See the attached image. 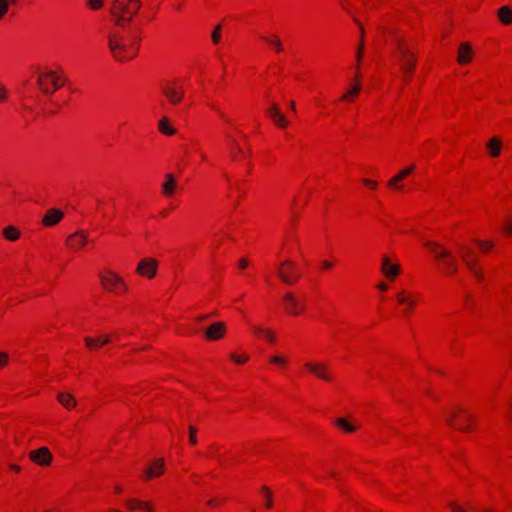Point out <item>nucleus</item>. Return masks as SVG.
Returning <instances> with one entry per match:
<instances>
[{"instance_id":"obj_60","label":"nucleus","mask_w":512,"mask_h":512,"mask_svg":"<svg viewBox=\"0 0 512 512\" xmlns=\"http://www.w3.org/2000/svg\"><path fill=\"white\" fill-rule=\"evenodd\" d=\"M211 108L216 111V112H219V108L216 106V105H211Z\"/></svg>"},{"instance_id":"obj_18","label":"nucleus","mask_w":512,"mask_h":512,"mask_svg":"<svg viewBox=\"0 0 512 512\" xmlns=\"http://www.w3.org/2000/svg\"><path fill=\"white\" fill-rule=\"evenodd\" d=\"M304 367L315 376L325 381H330L331 376L328 372V368L324 363L318 362H306Z\"/></svg>"},{"instance_id":"obj_20","label":"nucleus","mask_w":512,"mask_h":512,"mask_svg":"<svg viewBox=\"0 0 512 512\" xmlns=\"http://www.w3.org/2000/svg\"><path fill=\"white\" fill-rule=\"evenodd\" d=\"M503 141L498 136L491 137L485 144L487 153L492 158H498L501 154Z\"/></svg>"},{"instance_id":"obj_53","label":"nucleus","mask_w":512,"mask_h":512,"mask_svg":"<svg viewBox=\"0 0 512 512\" xmlns=\"http://www.w3.org/2000/svg\"><path fill=\"white\" fill-rule=\"evenodd\" d=\"M378 289L382 290V291H386L388 286L385 284V283H379L377 285Z\"/></svg>"},{"instance_id":"obj_45","label":"nucleus","mask_w":512,"mask_h":512,"mask_svg":"<svg viewBox=\"0 0 512 512\" xmlns=\"http://www.w3.org/2000/svg\"><path fill=\"white\" fill-rule=\"evenodd\" d=\"M9 363V355L5 352H0V369L4 368Z\"/></svg>"},{"instance_id":"obj_26","label":"nucleus","mask_w":512,"mask_h":512,"mask_svg":"<svg viewBox=\"0 0 512 512\" xmlns=\"http://www.w3.org/2000/svg\"><path fill=\"white\" fill-rule=\"evenodd\" d=\"M159 131L166 136H173L176 134V129L171 125L167 117H163L158 122Z\"/></svg>"},{"instance_id":"obj_7","label":"nucleus","mask_w":512,"mask_h":512,"mask_svg":"<svg viewBox=\"0 0 512 512\" xmlns=\"http://www.w3.org/2000/svg\"><path fill=\"white\" fill-rule=\"evenodd\" d=\"M159 261L154 257L142 258L136 265L135 273L142 278L152 280L156 277Z\"/></svg>"},{"instance_id":"obj_21","label":"nucleus","mask_w":512,"mask_h":512,"mask_svg":"<svg viewBox=\"0 0 512 512\" xmlns=\"http://www.w3.org/2000/svg\"><path fill=\"white\" fill-rule=\"evenodd\" d=\"M424 245L438 258L448 259L451 257L450 251L439 242L426 241Z\"/></svg>"},{"instance_id":"obj_23","label":"nucleus","mask_w":512,"mask_h":512,"mask_svg":"<svg viewBox=\"0 0 512 512\" xmlns=\"http://www.w3.org/2000/svg\"><path fill=\"white\" fill-rule=\"evenodd\" d=\"M56 399L60 405L69 411L77 405L76 398L69 392H59Z\"/></svg>"},{"instance_id":"obj_56","label":"nucleus","mask_w":512,"mask_h":512,"mask_svg":"<svg viewBox=\"0 0 512 512\" xmlns=\"http://www.w3.org/2000/svg\"><path fill=\"white\" fill-rule=\"evenodd\" d=\"M210 317V315H201V316H198L196 319L198 321H203V320H206Z\"/></svg>"},{"instance_id":"obj_52","label":"nucleus","mask_w":512,"mask_h":512,"mask_svg":"<svg viewBox=\"0 0 512 512\" xmlns=\"http://www.w3.org/2000/svg\"><path fill=\"white\" fill-rule=\"evenodd\" d=\"M472 272H473V274L475 275V277H476L478 280H481V279H482L483 274H482V272H481L480 270H478V269H476V268H475V269H473V270H472Z\"/></svg>"},{"instance_id":"obj_29","label":"nucleus","mask_w":512,"mask_h":512,"mask_svg":"<svg viewBox=\"0 0 512 512\" xmlns=\"http://www.w3.org/2000/svg\"><path fill=\"white\" fill-rule=\"evenodd\" d=\"M335 424L346 433H354L357 430L355 425L343 417L337 418Z\"/></svg>"},{"instance_id":"obj_54","label":"nucleus","mask_w":512,"mask_h":512,"mask_svg":"<svg viewBox=\"0 0 512 512\" xmlns=\"http://www.w3.org/2000/svg\"><path fill=\"white\" fill-rule=\"evenodd\" d=\"M150 348H151V346H150V345H146V346H144V347H141V348L136 349L135 351H136V352H140V351H147V350H149Z\"/></svg>"},{"instance_id":"obj_2","label":"nucleus","mask_w":512,"mask_h":512,"mask_svg":"<svg viewBox=\"0 0 512 512\" xmlns=\"http://www.w3.org/2000/svg\"><path fill=\"white\" fill-rule=\"evenodd\" d=\"M100 289L114 297H126L130 294V286L125 278L111 267H103L97 273Z\"/></svg>"},{"instance_id":"obj_34","label":"nucleus","mask_w":512,"mask_h":512,"mask_svg":"<svg viewBox=\"0 0 512 512\" xmlns=\"http://www.w3.org/2000/svg\"><path fill=\"white\" fill-rule=\"evenodd\" d=\"M211 40L214 45H218L222 41V25L218 24L214 27L211 33Z\"/></svg>"},{"instance_id":"obj_40","label":"nucleus","mask_w":512,"mask_h":512,"mask_svg":"<svg viewBox=\"0 0 512 512\" xmlns=\"http://www.w3.org/2000/svg\"><path fill=\"white\" fill-rule=\"evenodd\" d=\"M269 362L271 364H277V365H281L282 367H284L286 364V359H285V357L271 356L269 358Z\"/></svg>"},{"instance_id":"obj_59","label":"nucleus","mask_w":512,"mask_h":512,"mask_svg":"<svg viewBox=\"0 0 512 512\" xmlns=\"http://www.w3.org/2000/svg\"><path fill=\"white\" fill-rule=\"evenodd\" d=\"M455 417H456V414H455V413H453V414L451 415V420H450V424H451V425H453V420H454V418H455Z\"/></svg>"},{"instance_id":"obj_5","label":"nucleus","mask_w":512,"mask_h":512,"mask_svg":"<svg viewBox=\"0 0 512 512\" xmlns=\"http://www.w3.org/2000/svg\"><path fill=\"white\" fill-rule=\"evenodd\" d=\"M161 93L169 104L178 106L182 103L185 96V89L179 81H167L161 86Z\"/></svg>"},{"instance_id":"obj_25","label":"nucleus","mask_w":512,"mask_h":512,"mask_svg":"<svg viewBox=\"0 0 512 512\" xmlns=\"http://www.w3.org/2000/svg\"><path fill=\"white\" fill-rule=\"evenodd\" d=\"M3 237L8 241H17L21 237V231L14 225L4 227L2 231Z\"/></svg>"},{"instance_id":"obj_50","label":"nucleus","mask_w":512,"mask_h":512,"mask_svg":"<svg viewBox=\"0 0 512 512\" xmlns=\"http://www.w3.org/2000/svg\"><path fill=\"white\" fill-rule=\"evenodd\" d=\"M113 492H114V494H116V495H121V494H123V492H124V488H123L122 486H120V485H115V486L113 487Z\"/></svg>"},{"instance_id":"obj_36","label":"nucleus","mask_w":512,"mask_h":512,"mask_svg":"<svg viewBox=\"0 0 512 512\" xmlns=\"http://www.w3.org/2000/svg\"><path fill=\"white\" fill-rule=\"evenodd\" d=\"M189 443L193 446H196L198 444V438L197 433L198 430L195 426H189Z\"/></svg>"},{"instance_id":"obj_48","label":"nucleus","mask_w":512,"mask_h":512,"mask_svg":"<svg viewBox=\"0 0 512 512\" xmlns=\"http://www.w3.org/2000/svg\"><path fill=\"white\" fill-rule=\"evenodd\" d=\"M363 183L371 189H375L377 187V182L371 179H364Z\"/></svg>"},{"instance_id":"obj_9","label":"nucleus","mask_w":512,"mask_h":512,"mask_svg":"<svg viewBox=\"0 0 512 512\" xmlns=\"http://www.w3.org/2000/svg\"><path fill=\"white\" fill-rule=\"evenodd\" d=\"M227 334V325L223 321L211 323L204 331V339L207 342H216L225 338Z\"/></svg>"},{"instance_id":"obj_17","label":"nucleus","mask_w":512,"mask_h":512,"mask_svg":"<svg viewBox=\"0 0 512 512\" xmlns=\"http://www.w3.org/2000/svg\"><path fill=\"white\" fill-rule=\"evenodd\" d=\"M64 218V212L59 208L48 209L42 217L41 224L44 227H53Z\"/></svg>"},{"instance_id":"obj_24","label":"nucleus","mask_w":512,"mask_h":512,"mask_svg":"<svg viewBox=\"0 0 512 512\" xmlns=\"http://www.w3.org/2000/svg\"><path fill=\"white\" fill-rule=\"evenodd\" d=\"M497 17H498V20L503 25L512 24V8L510 6H501L497 10Z\"/></svg>"},{"instance_id":"obj_27","label":"nucleus","mask_w":512,"mask_h":512,"mask_svg":"<svg viewBox=\"0 0 512 512\" xmlns=\"http://www.w3.org/2000/svg\"><path fill=\"white\" fill-rule=\"evenodd\" d=\"M260 494L265 500L266 509L270 510L274 506L273 492L270 487L263 485L260 489Z\"/></svg>"},{"instance_id":"obj_41","label":"nucleus","mask_w":512,"mask_h":512,"mask_svg":"<svg viewBox=\"0 0 512 512\" xmlns=\"http://www.w3.org/2000/svg\"><path fill=\"white\" fill-rule=\"evenodd\" d=\"M9 10V3L7 0H0V19H2Z\"/></svg>"},{"instance_id":"obj_32","label":"nucleus","mask_w":512,"mask_h":512,"mask_svg":"<svg viewBox=\"0 0 512 512\" xmlns=\"http://www.w3.org/2000/svg\"><path fill=\"white\" fill-rule=\"evenodd\" d=\"M229 358L237 365H244L249 361V356L246 353H230Z\"/></svg>"},{"instance_id":"obj_55","label":"nucleus","mask_w":512,"mask_h":512,"mask_svg":"<svg viewBox=\"0 0 512 512\" xmlns=\"http://www.w3.org/2000/svg\"><path fill=\"white\" fill-rule=\"evenodd\" d=\"M323 267H324L325 269H331V267H332V263H331V262H328V261H324V262H323Z\"/></svg>"},{"instance_id":"obj_19","label":"nucleus","mask_w":512,"mask_h":512,"mask_svg":"<svg viewBox=\"0 0 512 512\" xmlns=\"http://www.w3.org/2000/svg\"><path fill=\"white\" fill-rule=\"evenodd\" d=\"M177 190V181L173 174H166L165 180L161 186V193L166 198H171Z\"/></svg>"},{"instance_id":"obj_39","label":"nucleus","mask_w":512,"mask_h":512,"mask_svg":"<svg viewBox=\"0 0 512 512\" xmlns=\"http://www.w3.org/2000/svg\"><path fill=\"white\" fill-rule=\"evenodd\" d=\"M103 0H88V6L92 10H99L103 7Z\"/></svg>"},{"instance_id":"obj_38","label":"nucleus","mask_w":512,"mask_h":512,"mask_svg":"<svg viewBox=\"0 0 512 512\" xmlns=\"http://www.w3.org/2000/svg\"><path fill=\"white\" fill-rule=\"evenodd\" d=\"M476 244L484 252L490 251L493 248V246H494V243L492 241H489V240H476Z\"/></svg>"},{"instance_id":"obj_51","label":"nucleus","mask_w":512,"mask_h":512,"mask_svg":"<svg viewBox=\"0 0 512 512\" xmlns=\"http://www.w3.org/2000/svg\"><path fill=\"white\" fill-rule=\"evenodd\" d=\"M363 49V42L361 41L357 51V61L360 62Z\"/></svg>"},{"instance_id":"obj_44","label":"nucleus","mask_w":512,"mask_h":512,"mask_svg":"<svg viewBox=\"0 0 512 512\" xmlns=\"http://www.w3.org/2000/svg\"><path fill=\"white\" fill-rule=\"evenodd\" d=\"M249 264H250V260L246 257H242L238 260L237 266H238V269L245 270L246 268H248Z\"/></svg>"},{"instance_id":"obj_11","label":"nucleus","mask_w":512,"mask_h":512,"mask_svg":"<svg viewBox=\"0 0 512 512\" xmlns=\"http://www.w3.org/2000/svg\"><path fill=\"white\" fill-rule=\"evenodd\" d=\"M88 244V234L84 230H77L66 238L65 245L68 249L79 252Z\"/></svg>"},{"instance_id":"obj_31","label":"nucleus","mask_w":512,"mask_h":512,"mask_svg":"<svg viewBox=\"0 0 512 512\" xmlns=\"http://www.w3.org/2000/svg\"><path fill=\"white\" fill-rule=\"evenodd\" d=\"M287 273H288L287 261L283 260L279 263V265L277 267V276L284 283H288V274Z\"/></svg>"},{"instance_id":"obj_1","label":"nucleus","mask_w":512,"mask_h":512,"mask_svg":"<svg viewBox=\"0 0 512 512\" xmlns=\"http://www.w3.org/2000/svg\"><path fill=\"white\" fill-rule=\"evenodd\" d=\"M105 45L114 61L126 63L137 57L140 43L137 39L128 41L122 31L112 28L106 33Z\"/></svg>"},{"instance_id":"obj_13","label":"nucleus","mask_w":512,"mask_h":512,"mask_svg":"<svg viewBox=\"0 0 512 512\" xmlns=\"http://www.w3.org/2000/svg\"><path fill=\"white\" fill-rule=\"evenodd\" d=\"M28 457L34 464L42 467L50 466L53 460L52 453L45 446L31 450Z\"/></svg>"},{"instance_id":"obj_61","label":"nucleus","mask_w":512,"mask_h":512,"mask_svg":"<svg viewBox=\"0 0 512 512\" xmlns=\"http://www.w3.org/2000/svg\"><path fill=\"white\" fill-rule=\"evenodd\" d=\"M16 0H7L8 3H14Z\"/></svg>"},{"instance_id":"obj_42","label":"nucleus","mask_w":512,"mask_h":512,"mask_svg":"<svg viewBox=\"0 0 512 512\" xmlns=\"http://www.w3.org/2000/svg\"><path fill=\"white\" fill-rule=\"evenodd\" d=\"M503 232L508 235V236H512V220L511 219H507L505 220V222L503 223Z\"/></svg>"},{"instance_id":"obj_37","label":"nucleus","mask_w":512,"mask_h":512,"mask_svg":"<svg viewBox=\"0 0 512 512\" xmlns=\"http://www.w3.org/2000/svg\"><path fill=\"white\" fill-rule=\"evenodd\" d=\"M225 503V499L215 497L206 502V505L211 508H220Z\"/></svg>"},{"instance_id":"obj_35","label":"nucleus","mask_w":512,"mask_h":512,"mask_svg":"<svg viewBox=\"0 0 512 512\" xmlns=\"http://www.w3.org/2000/svg\"><path fill=\"white\" fill-rule=\"evenodd\" d=\"M265 40H266V42H267L268 44H270L271 46H273V47L276 49V51H277L278 53H279V52H281V51L283 50L282 43H281V41H280V39H279V37H278V36H276V35H272V36H270V37L265 38Z\"/></svg>"},{"instance_id":"obj_49","label":"nucleus","mask_w":512,"mask_h":512,"mask_svg":"<svg viewBox=\"0 0 512 512\" xmlns=\"http://www.w3.org/2000/svg\"><path fill=\"white\" fill-rule=\"evenodd\" d=\"M8 468L15 473H20L21 471V467L18 464H9Z\"/></svg>"},{"instance_id":"obj_12","label":"nucleus","mask_w":512,"mask_h":512,"mask_svg":"<svg viewBox=\"0 0 512 512\" xmlns=\"http://www.w3.org/2000/svg\"><path fill=\"white\" fill-rule=\"evenodd\" d=\"M118 334L113 332L109 334H102L96 337L87 336L84 338L85 346L90 350H97L105 345L112 343L118 339Z\"/></svg>"},{"instance_id":"obj_47","label":"nucleus","mask_w":512,"mask_h":512,"mask_svg":"<svg viewBox=\"0 0 512 512\" xmlns=\"http://www.w3.org/2000/svg\"><path fill=\"white\" fill-rule=\"evenodd\" d=\"M7 100V90L3 84L0 83V103Z\"/></svg>"},{"instance_id":"obj_8","label":"nucleus","mask_w":512,"mask_h":512,"mask_svg":"<svg viewBox=\"0 0 512 512\" xmlns=\"http://www.w3.org/2000/svg\"><path fill=\"white\" fill-rule=\"evenodd\" d=\"M166 471V464L163 458H156L150 461L147 467L143 470L141 480L149 482L151 480L161 477Z\"/></svg>"},{"instance_id":"obj_16","label":"nucleus","mask_w":512,"mask_h":512,"mask_svg":"<svg viewBox=\"0 0 512 512\" xmlns=\"http://www.w3.org/2000/svg\"><path fill=\"white\" fill-rule=\"evenodd\" d=\"M382 274L389 280H394L400 274V265L392 262V260L388 256H384L381 260V268Z\"/></svg>"},{"instance_id":"obj_46","label":"nucleus","mask_w":512,"mask_h":512,"mask_svg":"<svg viewBox=\"0 0 512 512\" xmlns=\"http://www.w3.org/2000/svg\"><path fill=\"white\" fill-rule=\"evenodd\" d=\"M448 506L453 512H466V510L456 502H450Z\"/></svg>"},{"instance_id":"obj_14","label":"nucleus","mask_w":512,"mask_h":512,"mask_svg":"<svg viewBox=\"0 0 512 512\" xmlns=\"http://www.w3.org/2000/svg\"><path fill=\"white\" fill-rule=\"evenodd\" d=\"M128 511L156 512V506L152 501H144L139 498L130 497L124 501Z\"/></svg>"},{"instance_id":"obj_43","label":"nucleus","mask_w":512,"mask_h":512,"mask_svg":"<svg viewBox=\"0 0 512 512\" xmlns=\"http://www.w3.org/2000/svg\"><path fill=\"white\" fill-rule=\"evenodd\" d=\"M447 260H448V265H447L448 273H450V274L456 273L457 265L455 264L454 259L452 257H450Z\"/></svg>"},{"instance_id":"obj_4","label":"nucleus","mask_w":512,"mask_h":512,"mask_svg":"<svg viewBox=\"0 0 512 512\" xmlns=\"http://www.w3.org/2000/svg\"><path fill=\"white\" fill-rule=\"evenodd\" d=\"M39 90L45 95L59 92L64 96L63 103H67L70 96L68 80L62 71H45L39 74L37 79Z\"/></svg>"},{"instance_id":"obj_3","label":"nucleus","mask_w":512,"mask_h":512,"mask_svg":"<svg viewBox=\"0 0 512 512\" xmlns=\"http://www.w3.org/2000/svg\"><path fill=\"white\" fill-rule=\"evenodd\" d=\"M141 0H113L109 15L116 28L128 26L141 10Z\"/></svg>"},{"instance_id":"obj_28","label":"nucleus","mask_w":512,"mask_h":512,"mask_svg":"<svg viewBox=\"0 0 512 512\" xmlns=\"http://www.w3.org/2000/svg\"><path fill=\"white\" fill-rule=\"evenodd\" d=\"M397 301L399 304L407 305L409 308L414 307L417 303L414 296L404 290L397 294Z\"/></svg>"},{"instance_id":"obj_6","label":"nucleus","mask_w":512,"mask_h":512,"mask_svg":"<svg viewBox=\"0 0 512 512\" xmlns=\"http://www.w3.org/2000/svg\"><path fill=\"white\" fill-rule=\"evenodd\" d=\"M397 51L401 60L403 71L409 75L416 67V55L410 50L407 43L403 40L397 42Z\"/></svg>"},{"instance_id":"obj_22","label":"nucleus","mask_w":512,"mask_h":512,"mask_svg":"<svg viewBox=\"0 0 512 512\" xmlns=\"http://www.w3.org/2000/svg\"><path fill=\"white\" fill-rule=\"evenodd\" d=\"M252 332H253L254 336H256L258 338L265 339L269 344L273 345L276 343L277 338H276L275 332L273 330H271L270 328L254 326L252 328Z\"/></svg>"},{"instance_id":"obj_57","label":"nucleus","mask_w":512,"mask_h":512,"mask_svg":"<svg viewBox=\"0 0 512 512\" xmlns=\"http://www.w3.org/2000/svg\"><path fill=\"white\" fill-rule=\"evenodd\" d=\"M466 265L471 269V271H472L473 269H475L474 264H473L472 262H470V261H466Z\"/></svg>"},{"instance_id":"obj_10","label":"nucleus","mask_w":512,"mask_h":512,"mask_svg":"<svg viewBox=\"0 0 512 512\" xmlns=\"http://www.w3.org/2000/svg\"><path fill=\"white\" fill-rule=\"evenodd\" d=\"M267 117L279 129H285L288 126V120L278 103L272 102L266 110Z\"/></svg>"},{"instance_id":"obj_33","label":"nucleus","mask_w":512,"mask_h":512,"mask_svg":"<svg viewBox=\"0 0 512 512\" xmlns=\"http://www.w3.org/2000/svg\"><path fill=\"white\" fill-rule=\"evenodd\" d=\"M359 90H360L359 84L357 82L354 83L351 86V88L345 94H343V96L341 97V100L342 101H352L353 98L358 94Z\"/></svg>"},{"instance_id":"obj_30","label":"nucleus","mask_w":512,"mask_h":512,"mask_svg":"<svg viewBox=\"0 0 512 512\" xmlns=\"http://www.w3.org/2000/svg\"><path fill=\"white\" fill-rule=\"evenodd\" d=\"M412 171L413 166L401 170L396 176L392 177L389 180L388 185L391 187H397L398 182H400L402 179L408 176Z\"/></svg>"},{"instance_id":"obj_15","label":"nucleus","mask_w":512,"mask_h":512,"mask_svg":"<svg viewBox=\"0 0 512 512\" xmlns=\"http://www.w3.org/2000/svg\"><path fill=\"white\" fill-rule=\"evenodd\" d=\"M474 55L473 46L470 42H461L457 49V63L468 65L472 62Z\"/></svg>"},{"instance_id":"obj_58","label":"nucleus","mask_w":512,"mask_h":512,"mask_svg":"<svg viewBox=\"0 0 512 512\" xmlns=\"http://www.w3.org/2000/svg\"><path fill=\"white\" fill-rule=\"evenodd\" d=\"M463 431H469L471 430V426L469 424L465 425L463 428H462Z\"/></svg>"}]
</instances>
